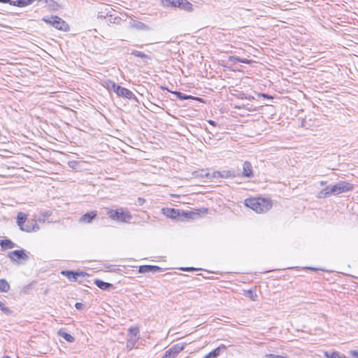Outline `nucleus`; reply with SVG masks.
Listing matches in <instances>:
<instances>
[{
    "instance_id": "obj_7",
    "label": "nucleus",
    "mask_w": 358,
    "mask_h": 358,
    "mask_svg": "<svg viewBox=\"0 0 358 358\" xmlns=\"http://www.w3.org/2000/svg\"><path fill=\"white\" fill-rule=\"evenodd\" d=\"M115 94L118 96L127 98L129 99H132L135 97V95L131 90L123 87H121L120 85H117V87H116Z\"/></svg>"
},
{
    "instance_id": "obj_37",
    "label": "nucleus",
    "mask_w": 358,
    "mask_h": 358,
    "mask_svg": "<svg viewBox=\"0 0 358 358\" xmlns=\"http://www.w3.org/2000/svg\"><path fill=\"white\" fill-rule=\"evenodd\" d=\"M145 202V200L143 198H138V204L139 206H142L144 204V203Z\"/></svg>"
},
{
    "instance_id": "obj_38",
    "label": "nucleus",
    "mask_w": 358,
    "mask_h": 358,
    "mask_svg": "<svg viewBox=\"0 0 358 358\" xmlns=\"http://www.w3.org/2000/svg\"><path fill=\"white\" fill-rule=\"evenodd\" d=\"M350 354L354 357H358V351L357 350H351Z\"/></svg>"
},
{
    "instance_id": "obj_10",
    "label": "nucleus",
    "mask_w": 358,
    "mask_h": 358,
    "mask_svg": "<svg viewBox=\"0 0 358 358\" xmlns=\"http://www.w3.org/2000/svg\"><path fill=\"white\" fill-rule=\"evenodd\" d=\"M162 268L158 266L153 265H143L141 266L138 269V272L140 273H155L161 271Z\"/></svg>"
},
{
    "instance_id": "obj_24",
    "label": "nucleus",
    "mask_w": 358,
    "mask_h": 358,
    "mask_svg": "<svg viewBox=\"0 0 358 358\" xmlns=\"http://www.w3.org/2000/svg\"><path fill=\"white\" fill-rule=\"evenodd\" d=\"M131 54L132 55L141 57L142 59H150L149 55H146V54H145V53H143L142 52L138 51V50H134L131 51Z\"/></svg>"
},
{
    "instance_id": "obj_18",
    "label": "nucleus",
    "mask_w": 358,
    "mask_h": 358,
    "mask_svg": "<svg viewBox=\"0 0 358 358\" xmlns=\"http://www.w3.org/2000/svg\"><path fill=\"white\" fill-rule=\"evenodd\" d=\"M226 349V346L224 345H221L218 346L217 348L209 352V355L211 358H216L220 355L222 351H224Z\"/></svg>"
},
{
    "instance_id": "obj_34",
    "label": "nucleus",
    "mask_w": 358,
    "mask_h": 358,
    "mask_svg": "<svg viewBox=\"0 0 358 358\" xmlns=\"http://www.w3.org/2000/svg\"><path fill=\"white\" fill-rule=\"evenodd\" d=\"M180 269L184 271H192L196 270V268H195L194 267H184V268H181Z\"/></svg>"
},
{
    "instance_id": "obj_2",
    "label": "nucleus",
    "mask_w": 358,
    "mask_h": 358,
    "mask_svg": "<svg viewBox=\"0 0 358 358\" xmlns=\"http://www.w3.org/2000/svg\"><path fill=\"white\" fill-rule=\"evenodd\" d=\"M107 214L112 220H114L129 222L131 220V215L129 211H124L122 209H108Z\"/></svg>"
},
{
    "instance_id": "obj_25",
    "label": "nucleus",
    "mask_w": 358,
    "mask_h": 358,
    "mask_svg": "<svg viewBox=\"0 0 358 358\" xmlns=\"http://www.w3.org/2000/svg\"><path fill=\"white\" fill-rule=\"evenodd\" d=\"M15 247V244L10 240L5 239L3 241L2 248L3 249H11Z\"/></svg>"
},
{
    "instance_id": "obj_50",
    "label": "nucleus",
    "mask_w": 358,
    "mask_h": 358,
    "mask_svg": "<svg viewBox=\"0 0 358 358\" xmlns=\"http://www.w3.org/2000/svg\"><path fill=\"white\" fill-rule=\"evenodd\" d=\"M132 345H134V343H131V344H129V347H132Z\"/></svg>"
},
{
    "instance_id": "obj_11",
    "label": "nucleus",
    "mask_w": 358,
    "mask_h": 358,
    "mask_svg": "<svg viewBox=\"0 0 358 358\" xmlns=\"http://www.w3.org/2000/svg\"><path fill=\"white\" fill-rule=\"evenodd\" d=\"M164 215H165L167 217L171 219L178 218L180 215V212L178 209L175 208H163L162 209Z\"/></svg>"
},
{
    "instance_id": "obj_49",
    "label": "nucleus",
    "mask_w": 358,
    "mask_h": 358,
    "mask_svg": "<svg viewBox=\"0 0 358 358\" xmlns=\"http://www.w3.org/2000/svg\"><path fill=\"white\" fill-rule=\"evenodd\" d=\"M132 345H134V343H131V344H129V347H132Z\"/></svg>"
},
{
    "instance_id": "obj_26",
    "label": "nucleus",
    "mask_w": 358,
    "mask_h": 358,
    "mask_svg": "<svg viewBox=\"0 0 358 358\" xmlns=\"http://www.w3.org/2000/svg\"><path fill=\"white\" fill-rule=\"evenodd\" d=\"M174 94L176 95V96H177L178 99H181V100H186V99H189V98H190V96H189L186 95V94H182V93H181V92H174Z\"/></svg>"
},
{
    "instance_id": "obj_42",
    "label": "nucleus",
    "mask_w": 358,
    "mask_h": 358,
    "mask_svg": "<svg viewBox=\"0 0 358 358\" xmlns=\"http://www.w3.org/2000/svg\"><path fill=\"white\" fill-rule=\"evenodd\" d=\"M237 60L241 63H244V64H248L249 63V61L246 59H237Z\"/></svg>"
},
{
    "instance_id": "obj_1",
    "label": "nucleus",
    "mask_w": 358,
    "mask_h": 358,
    "mask_svg": "<svg viewBox=\"0 0 358 358\" xmlns=\"http://www.w3.org/2000/svg\"><path fill=\"white\" fill-rule=\"evenodd\" d=\"M245 205L257 213L268 211L272 206L270 200L262 198H251L245 200Z\"/></svg>"
},
{
    "instance_id": "obj_6",
    "label": "nucleus",
    "mask_w": 358,
    "mask_h": 358,
    "mask_svg": "<svg viewBox=\"0 0 358 358\" xmlns=\"http://www.w3.org/2000/svg\"><path fill=\"white\" fill-rule=\"evenodd\" d=\"M20 230L26 232L37 231L40 229L39 226L37 224L36 220H28L23 226L20 227Z\"/></svg>"
},
{
    "instance_id": "obj_32",
    "label": "nucleus",
    "mask_w": 358,
    "mask_h": 358,
    "mask_svg": "<svg viewBox=\"0 0 358 358\" xmlns=\"http://www.w3.org/2000/svg\"><path fill=\"white\" fill-rule=\"evenodd\" d=\"M173 357H174V356L172 355V354L171 353L169 350H168L166 351L165 354L163 355V357L162 358H173Z\"/></svg>"
},
{
    "instance_id": "obj_8",
    "label": "nucleus",
    "mask_w": 358,
    "mask_h": 358,
    "mask_svg": "<svg viewBox=\"0 0 358 358\" xmlns=\"http://www.w3.org/2000/svg\"><path fill=\"white\" fill-rule=\"evenodd\" d=\"M61 274L66 276L70 281L75 282L80 276H85V273L81 271H62Z\"/></svg>"
},
{
    "instance_id": "obj_43",
    "label": "nucleus",
    "mask_w": 358,
    "mask_h": 358,
    "mask_svg": "<svg viewBox=\"0 0 358 358\" xmlns=\"http://www.w3.org/2000/svg\"><path fill=\"white\" fill-rule=\"evenodd\" d=\"M326 184H327V182H326V181H321V182H320V185H321L322 186L325 185Z\"/></svg>"
},
{
    "instance_id": "obj_33",
    "label": "nucleus",
    "mask_w": 358,
    "mask_h": 358,
    "mask_svg": "<svg viewBox=\"0 0 358 358\" xmlns=\"http://www.w3.org/2000/svg\"><path fill=\"white\" fill-rule=\"evenodd\" d=\"M0 309L4 313H6L9 310L8 308L6 307L3 303L1 301H0Z\"/></svg>"
},
{
    "instance_id": "obj_27",
    "label": "nucleus",
    "mask_w": 358,
    "mask_h": 358,
    "mask_svg": "<svg viewBox=\"0 0 358 358\" xmlns=\"http://www.w3.org/2000/svg\"><path fill=\"white\" fill-rule=\"evenodd\" d=\"M129 333L131 336L136 337L139 333V330L138 328L132 327L129 329Z\"/></svg>"
},
{
    "instance_id": "obj_22",
    "label": "nucleus",
    "mask_w": 358,
    "mask_h": 358,
    "mask_svg": "<svg viewBox=\"0 0 358 358\" xmlns=\"http://www.w3.org/2000/svg\"><path fill=\"white\" fill-rule=\"evenodd\" d=\"M218 174L220 176V177L224 178L236 177L234 172L229 170H224L222 171L218 172Z\"/></svg>"
},
{
    "instance_id": "obj_52",
    "label": "nucleus",
    "mask_w": 358,
    "mask_h": 358,
    "mask_svg": "<svg viewBox=\"0 0 358 358\" xmlns=\"http://www.w3.org/2000/svg\"><path fill=\"white\" fill-rule=\"evenodd\" d=\"M185 217H187V213H185Z\"/></svg>"
},
{
    "instance_id": "obj_17",
    "label": "nucleus",
    "mask_w": 358,
    "mask_h": 358,
    "mask_svg": "<svg viewBox=\"0 0 358 358\" xmlns=\"http://www.w3.org/2000/svg\"><path fill=\"white\" fill-rule=\"evenodd\" d=\"M174 357L184 350V345L181 343L176 344L169 349Z\"/></svg>"
},
{
    "instance_id": "obj_40",
    "label": "nucleus",
    "mask_w": 358,
    "mask_h": 358,
    "mask_svg": "<svg viewBox=\"0 0 358 358\" xmlns=\"http://www.w3.org/2000/svg\"><path fill=\"white\" fill-rule=\"evenodd\" d=\"M43 217H49L51 215L50 211H44L41 213Z\"/></svg>"
},
{
    "instance_id": "obj_23",
    "label": "nucleus",
    "mask_w": 358,
    "mask_h": 358,
    "mask_svg": "<svg viewBox=\"0 0 358 358\" xmlns=\"http://www.w3.org/2000/svg\"><path fill=\"white\" fill-rule=\"evenodd\" d=\"M59 334L68 342L72 343L74 341V338L71 334L65 331H59Z\"/></svg>"
},
{
    "instance_id": "obj_41",
    "label": "nucleus",
    "mask_w": 358,
    "mask_h": 358,
    "mask_svg": "<svg viewBox=\"0 0 358 358\" xmlns=\"http://www.w3.org/2000/svg\"><path fill=\"white\" fill-rule=\"evenodd\" d=\"M259 96L266 99H272V96L266 94H260Z\"/></svg>"
},
{
    "instance_id": "obj_35",
    "label": "nucleus",
    "mask_w": 358,
    "mask_h": 358,
    "mask_svg": "<svg viewBox=\"0 0 358 358\" xmlns=\"http://www.w3.org/2000/svg\"><path fill=\"white\" fill-rule=\"evenodd\" d=\"M332 188V186H327L326 187L324 190L325 192H327L329 193V196L333 195V193L331 192V189Z\"/></svg>"
},
{
    "instance_id": "obj_45",
    "label": "nucleus",
    "mask_w": 358,
    "mask_h": 358,
    "mask_svg": "<svg viewBox=\"0 0 358 358\" xmlns=\"http://www.w3.org/2000/svg\"><path fill=\"white\" fill-rule=\"evenodd\" d=\"M3 240H1V239H0V246H1V247H2V245H3Z\"/></svg>"
},
{
    "instance_id": "obj_20",
    "label": "nucleus",
    "mask_w": 358,
    "mask_h": 358,
    "mask_svg": "<svg viewBox=\"0 0 358 358\" xmlns=\"http://www.w3.org/2000/svg\"><path fill=\"white\" fill-rule=\"evenodd\" d=\"M27 218V215L22 212H20L17 215V224L19 227L23 226V224L26 222Z\"/></svg>"
},
{
    "instance_id": "obj_39",
    "label": "nucleus",
    "mask_w": 358,
    "mask_h": 358,
    "mask_svg": "<svg viewBox=\"0 0 358 358\" xmlns=\"http://www.w3.org/2000/svg\"><path fill=\"white\" fill-rule=\"evenodd\" d=\"M0 2H1V3H9L10 5H13V3H11L16 2V1H10V0H0Z\"/></svg>"
},
{
    "instance_id": "obj_12",
    "label": "nucleus",
    "mask_w": 358,
    "mask_h": 358,
    "mask_svg": "<svg viewBox=\"0 0 358 358\" xmlns=\"http://www.w3.org/2000/svg\"><path fill=\"white\" fill-rule=\"evenodd\" d=\"M178 8L187 12L193 11V5L187 0H179L178 1Z\"/></svg>"
},
{
    "instance_id": "obj_51",
    "label": "nucleus",
    "mask_w": 358,
    "mask_h": 358,
    "mask_svg": "<svg viewBox=\"0 0 358 358\" xmlns=\"http://www.w3.org/2000/svg\"><path fill=\"white\" fill-rule=\"evenodd\" d=\"M132 345H134V343H131V344H129V347H132Z\"/></svg>"
},
{
    "instance_id": "obj_47",
    "label": "nucleus",
    "mask_w": 358,
    "mask_h": 358,
    "mask_svg": "<svg viewBox=\"0 0 358 358\" xmlns=\"http://www.w3.org/2000/svg\"><path fill=\"white\" fill-rule=\"evenodd\" d=\"M309 268V269H310V270H313V271L316 270V268H311V267H310V268Z\"/></svg>"
},
{
    "instance_id": "obj_19",
    "label": "nucleus",
    "mask_w": 358,
    "mask_h": 358,
    "mask_svg": "<svg viewBox=\"0 0 358 358\" xmlns=\"http://www.w3.org/2000/svg\"><path fill=\"white\" fill-rule=\"evenodd\" d=\"M178 1L179 0H161L162 6L166 8H178Z\"/></svg>"
},
{
    "instance_id": "obj_29",
    "label": "nucleus",
    "mask_w": 358,
    "mask_h": 358,
    "mask_svg": "<svg viewBox=\"0 0 358 358\" xmlns=\"http://www.w3.org/2000/svg\"><path fill=\"white\" fill-rule=\"evenodd\" d=\"M329 196V193L327 192H325L324 189L319 192L317 194V197L320 199H324Z\"/></svg>"
},
{
    "instance_id": "obj_16",
    "label": "nucleus",
    "mask_w": 358,
    "mask_h": 358,
    "mask_svg": "<svg viewBox=\"0 0 358 358\" xmlns=\"http://www.w3.org/2000/svg\"><path fill=\"white\" fill-rule=\"evenodd\" d=\"M103 85L106 87L108 91L114 92L115 93L116 87L118 85H116L115 82L110 80H106L103 81Z\"/></svg>"
},
{
    "instance_id": "obj_5",
    "label": "nucleus",
    "mask_w": 358,
    "mask_h": 358,
    "mask_svg": "<svg viewBox=\"0 0 358 358\" xmlns=\"http://www.w3.org/2000/svg\"><path fill=\"white\" fill-rule=\"evenodd\" d=\"M8 257L12 261H17L20 259L27 260L28 255L24 250H16L8 253Z\"/></svg>"
},
{
    "instance_id": "obj_13",
    "label": "nucleus",
    "mask_w": 358,
    "mask_h": 358,
    "mask_svg": "<svg viewBox=\"0 0 358 358\" xmlns=\"http://www.w3.org/2000/svg\"><path fill=\"white\" fill-rule=\"evenodd\" d=\"M96 211H91L90 213H87L85 215H83L80 218V222H85V223H90L93 219H94L96 216Z\"/></svg>"
},
{
    "instance_id": "obj_4",
    "label": "nucleus",
    "mask_w": 358,
    "mask_h": 358,
    "mask_svg": "<svg viewBox=\"0 0 358 358\" xmlns=\"http://www.w3.org/2000/svg\"><path fill=\"white\" fill-rule=\"evenodd\" d=\"M354 185L345 181H340L334 185H332L331 192L333 195H338L341 193H345L353 190Z\"/></svg>"
},
{
    "instance_id": "obj_31",
    "label": "nucleus",
    "mask_w": 358,
    "mask_h": 358,
    "mask_svg": "<svg viewBox=\"0 0 358 358\" xmlns=\"http://www.w3.org/2000/svg\"><path fill=\"white\" fill-rule=\"evenodd\" d=\"M266 358H287L286 356L277 355L273 354H267L265 355Z\"/></svg>"
},
{
    "instance_id": "obj_21",
    "label": "nucleus",
    "mask_w": 358,
    "mask_h": 358,
    "mask_svg": "<svg viewBox=\"0 0 358 358\" xmlns=\"http://www.w3.org/2000/svg\"><path fill=\"white\" fill-rule=\"evenodd\" d=\"M9 290V283L5 279H0V292H8Z\"/></svg>"
},
{
    "instance_id": "obj_48",
    "label": "nucleus",
    "mask_w": 358,
    "mask_h": 358,
    "mask_svg": "<svg viewBox=\"0 0 358 358\" xmlns=\"http://www.w3.org/2000/svg\"><path fill=\"white\" fill-rule=\"evenodd\" d=\"M127 347H129V341L127 343Z\"/></svg>"
},
{
    "instance_id": "obj_44",
    "label": "nucleus",
    "mask_w": 358,
    "mask_h": 358,
    "mask_svg": "<svg viewBox=\"0 0 358 358\" xmlns=\"http://www.w3.org/2000/svg\"><path fill=\"white\" fill-rule=\"evenodd\" d=\"M203 358H211L209 354L206 355Z\"/></svg>"
},
{
    "instance_id": "obj_14",
    "label": "nucleus",
    "mask_w": 358,
    "mask_h": 358,
    "mask_svg": "<svg viewBox=\"0 0 358 358\" xmlns=\"http://www.w3.org/2000/svg\"><path fill=\"white\" fill-rule=\"evenodd\" d=\"M130 24L132 27L138 30L147 31L149 29L148 25L138 20H132Z\"/></svg>"
},
{
    "instance_id": "obj_46",
    "label": "nucleus",
    "mask_w": 358,
    "mask_h": 358,
    "mask_svg": "<svg viewBox=\"0 0 358 358\" xmlns=\"http://www.w3.org/2000/svg\"><path fill=\"white\" fill-rule=\"evenodd\" d=\"M38 221L40 222H44V220H41V219H38Z\"/></svg>"
},
{
    "instance_id": "obj_36",
    "label": "nucleus",
    "mask_w": 358,
    "mask_h": 358,
    "mask_svg": "<svg viewBox=\"0 0 358 358\" xmlns=\"http://www.w3.org/2000/svg\"><path fill=\"white\" fill-rule=\"evenodd\" d=\"M84 306V304L82 303H80V302H77L76 304H75V307L78 309V310H80L83 308V307Z\"/></svg>"
},
{
    "instance_id": "obj_30",
    "label": "nucleus",
    "mask_w": 358,
    "mask_h": 358,
    "mask_svg": "<svg viewBox=\"0 0 358 358\" xmlns=\"http://www.w3.org/2000/svg\"><path fill=\"white\" fill-rule=\"evenodd\" d=\"M108 20L110 22L119 23L121 21V18L120 17H113V16L110 15Z\"/></svg>"
},
{
    "instance_id": "obj_28",
    "label": "nucleus",
    "mask_w": 358,
    "mask_h": 358,
    "mask_svg": "<svg viewBox=\"0 0 358 358\" xmlns=\"http://www.w3.org/2000/svg\"><path fill=\"white\" fill-rule=\"evenodd\" d=\"M326 356L329 358H343L340 356L339 353L337 352H334L330 354L328 352L325 353Z\"/></svg>"
},
{
    "instance_id": "obj_9",
    "label": "nucleus",
    "mask_w": 358,
    "mask_h": 358,
    "mask_svg": "<svg viewBox=\"0 0 358 358\" xmlns=\"http://www.w3.org/2000/svg\"><path fill=\"white\" fill-rule=\"evenodd\" d=\"M242 176L246 178H252L254 176L252 166L248 161L243 163Z\"/></svg>"
},
{
    "instance_id": "obj_3",
    "label": "nucleus",
    "mask_w": 358,
    "mask_h": 358,
    "mask_svg": "<svg viewBox=\"0 0 358 358\" xmlns=\"http://www.w3.org/2000/svg\"><path fill=\"white\" fill-rule=\"evenodd\" d=\"M43 20L59 30L66 31L69 29V25L57 16L43 17Z\"/></svg>"
},
{
    "instance_id": "obj_15",
    "label": "nucleus",
    "mask_w": 358,
    "mask_h": 358,
    "mask_svg": "<svg viewBox=\"0 0 358 358\" xmlns=\"http://www.w3.org/2000/svg\"><path fill=\"white\" fill-rule=\"evenodd\" d=\"M94 284L101 289L107 290L112 288L113 285L109 282H104L101 280H96Z\"/></svg>"
}]
</instances>
